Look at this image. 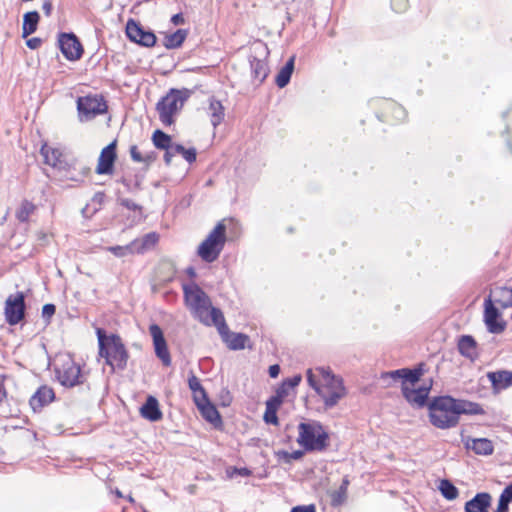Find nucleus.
Returning a JSON list of instances; mask_svg holds the SVG:
<instances>
[{"label": "nucleus", "instance_id": "44", "mask_svg": "<svg viewBox=\"0 0 512 512\" xmlns=\"http://www.w3.org/2000/svg\"><path fill=\"white\" fill-rule=\"evenodd\" d=\"M315 371L321 376L322 383L321 384H327L331 383L334 380H340L341 378L335 376L332 374L331 370L326 367H317Z\"/></svg>", "mask_w": 512, "mask_h": 512}, {"label": "nucleus", "instance_id": "54", "mask_svg": "<svg viewBox=\"0 0 512 512\" xmlns=\"http://www.w3.org/2000/svg\"><path fill=\"white\" fill-rule=\"evenodd\" d=\"M392 106H393V112H394L395 117L398 120L404 119L405 114H406L404 108L399 105H396V104H392Z\"/></svg>", "mask_w": 512, "mask_h": 512}, {"label": "nucleus", "instance_id": "64", "mask_svg": "<svg viewBox=\"0 0 512 512\" xmlns=\"http://www.w3.org/2000/svg\"><path fill=\"white\" fill-rule=\"evenodd\" d=\"M186 273L190 276V277H195L196 276V271L193 267H188L186 269Z\"/></svg>", "mask_w": 512, "mask_h": 512}, {"label": "nucleus", "instance_id": "62", "mask_svg": "<svg viewBox=\"0 0 512 512\" xmlns=\"http://www.w3.org/2000/svg\"><path fill=\"white\" fill-rule=\"evenodd\" d=\"M289 456H290V462L292 460H299L304 456V452L301 450H296V451L290 452Z\"/></svg>", "mask_w": 512, "mask_h": 512}, {"label": "nucleus", "instance_id": "20", "mask_svg": "<svg viewBox=\"0 0 512 512\" xmlns=\"http://www.w3.org/2000/svg\"><path fill=\"white\" fill-rule=\"evenodd\" d=\"M492 504V496L488 492L477 493L465 503V512H488Z\"/></svg>", "mask_w": 512, "mask_h": 512}, {"label": "nucleus", "instance_id": "14", "mask_svg": "<svg viewBox=\"0 0 512 512\" xmlns=\"http://www.w3.org/2000/svg\"><path fill=\"white\" fill-rule=\"evenodd\" d=\"M422 375V369H408L402 368L389 372H384L381 374V380L386 383V386H390L392 382H396L398 380H402V383L414 385L419 381Z\"/></svg>", "mask_w": 512, "mask_h": 512}, {"label": "nucleus", "instance_id": "40", "mask_svg": "<svg viewBox=\"0 0 512 512\" xmlns=\"http://www.w3.org/2000/svg\"><path fill=\"white\" fill-rule=\"evenodd\" d=\"M439 490L443 497L447 500H454L458 496V489L456 486L447 479L441 480L439 485Z\"/></svg>", "mask_w": 512, "mask_h": 512}, {"label": "nucleus", "instance_id": "60", "mask_svg": "<svg viewBox=\"0 0 512 512\" xmlns=\"http://www.w3.org/2000/svg\"><path fill=\"white\" fill-rule=\"evenodd\" d=\"M276 455L280 458V459H283L286 463H290V452L288 451H284V450H281V451H278L276 453Z\"/></svg>", "mask_w": 512, "mask_h": 512}, {"label": "nucleus", "instance_id": "3", "mask_svg": "<svg viewBox=\"0 0 512 512\" xmlns=\"http://www.w3.org/2000/svg\"><path fill=\"white\" fill-rule=\"evenodd\" d=\"M429 418L432 425L439 429L455 427L459 423V417L454 407V398H435L429 405Z\"/></svg>", "mask_w": 512, "mask_h": 512}, {"label": "nucleus", "instance_id": "33", "mask_svg": "<svg viewBox=\"0 0 512 512\" xmlns=\"http://www.w3.org/2000/svg\"><path fill=\"white\" fill-rule=\"evenodd\" d=\"M40 15L37 11H30L24 14L22 24V37L26 38L33 34L38 27Z\"/></svg>", "mask_w": 512, "mask_h": 512}, {"label": "nucleus", "instance_id": "34", "mask_svg": "<svg viewBox=\"0 0 512 512\" xmlns=\"http://www.w3.org/2000/svg\"><path fill=\"white\" fill-rule=\"evenodd\" d=\"M188 35V31L185 29H178L174 33L166 35L163 41V45L167 49L179 48L185 41Z\"/></svg>", "mask_w": 512, "mask_h": 512}, {"label": "nucleus", "instance_id": "27", "mask_svg": "<svg viewBox=\"0 0 512 512\" xmlns=\"http://www.w3.org/2000/svg\"><path fill=\"white\" fill-rule=\"evenodd\" d=\"M159 240V236L155 232L148 233L140 239L132 241V245H135L134 252L137 254H143L144 252L152 249Z\"/></svg>", "mask_w": 512, "mask_h": 512}, {"label": "nucleus", "instance_id": "2", "mask_svg": "<svg viewBox=\"0 0 512 512\" xmlns=\"http://www.w3.org/2000/svg\"><path fill=\"white\" fill-rule=\"evenodd\" d=\"M99 344V355L105 358L106 364L123 370L128 361V352L122 342L120 336L116 334L106 335L102 328L96 329Z\"/></svg>", "mask_w": 512, "mask_h": 512}, {"label": "nucleus", "instance_id": "39", "mask_svg": "<svg viewBox=\"0 0 512 512\" xmlns=\"http://www.w3.org/2000/svg\"><path fill=\"white\" fill-rule=\"evenodd\" d=\"M349 484V481L347 479H344L341 486L338 490L333 491L331 494V504L333 506H340L342 505L347 497V486Z\"/></svg>", "mask_w": 512, "mask_h": 512}, {"label": "nucleus", "instance_id": "31", "mask_svg": "<svg viewBox=\"0 0 512 512\" xmlns=\"http://www.w3.org/2000/svg\"><path fill=\"white\" fill-rule=\"evenodd\" d=\"M295 56H291L285 65L278 72L275 83L279 88H284L290 82L292 73L294 71Z\"/></svg>", "mask_w": 512, "mask_h": 512}, {"label": "nucleus", "instance_id": "22", "mask_svg": "<svg viewBox=\"0 0 512 512\" xmlns=\"http://www.w3.org/2000/svg\"><path fill=\"white\" fill-rule=\"evenodd\" d=\"M176 155H181L188 163H193L196 161L197 152L195 148L186 149L181 144H173L168 152L164 154V161L166 165H169L172 161V158Z\"/></svg>", "mask_w": 512, "mask_h": 512}, {"label": "nucleus", "instance_id": "8", "mask_svg": "<svg viewBox=\"0 0 512 512\" xmlns=\"http://www.w3.org/2000/svg\"><path fill=\"white\" fill-rule=\"evenodd\" d=\"M316 393L323 401L325 409H331L346 395V389L342 379H340L321 384Z\"/></svg>", "mask_w": 512, "mask_h": 512}, {"label": "nucleus", "instance_id": "30", "mask_svg": "<svg viewBox=\"0 0 512 512\" xmlns=\"http://www.w3.org/2000/svg\"><path fill=\"white\" fill-rule=\"evenodd\" d=\"M454 407L458 417L461 414L481 415L484 413V410L480 404L466 400L454 399Z\"/></svg>", "mask_w": 512, "mask_h": 512}, {"label": "nucleus", "instance_id": "56", "mask_svg": "<svg viewBox=\"0 0 512 512\" xmlns=\"http://www.w3.org/2000/svg\"><path fill=\"white\" fill-rule=\"evenodd\" d=\"M268 372L271 378H276L280 373V366L278 364L271 365Z\"/></svg>", "mask_w": 512, "mask_h": 512}, {"label": "nucleus", "instance_id": "5", "mask_svg": "<svg viewBox=\"0 0 512 512\" xmlns=\"http://www.w3.org/2000/svg\"><path fill=\"white\" fill-rule=\"evenodd\" d=\"M190 95L191 92L188 89L172 88L158 101L156 110L163 125L170 126L174 123V115L182 109Z\"/></svg>", "mask_w": 512, "mask_h": 512}, {"label": "nucleus", "instance_id": "7", "mask_svg": "<svg viewBox=\"0 0 512 512\" xmlns=\"http://www.w3.org/2000/svg\"><path fill=\"white\" fill-rule=\"evenodd\" d=\"M77 110L81 121H88L107 111L106 101L102 96L88 95L79 97Z\"/></svg>", "mask_w": 512, "mask_h": 512}, {"label": "nucleus", "instance_id": "59", "mask_svg": "<svg viewBox=\"0 0 512 512\" xmlns=\"http://www.w3.org/2000/svg\"><path fill=\"white\" fill-rule=\"evenodd\" d=\"M171 22L174 24V25H181L184 23V17L182 15V13H177L175 15L172 16L171 18Z\"/></svg>", "mask_w": 512, "mask_h": 512}, {"label": "nucleus", "instance_id": "53", "mask_svg": "<svg viewBox=\"0 0 512 512\" xmlns=\"http://www.w3.org/2000/svg\"><path fill=\"white\" fill-rule=\"evenodd\" d=\"M42 44V39L38 38V37H33V38H30L26 41V45L28 48L30 49H38Z\"/></svg>", "mask_w": 512, "mask_h": 512}, {"label": "nucleus", "instance_id": "1", "mask_svg": "<svg viewBox=\"0 0 512 512\" xmlns=\"http://www.w3.org/2000/svg\"><path fill=\"white\" fill-rule=\"evenodd\" d=\"M184 300L194 317L204 325H214L218 330L226 328L224 315L213 307L209 296L197 284L183 285Z\"/></svg>", "mask_w": 512, "mask_h": 512}, {"label": "nucleus", "instance_id": "41", "mask_svg": "<svg viewBox=\"0 0 512 512\" xmlns=\"http://www.w3.org/2000/svg\"><path fill=\"white\" fill-rule=\"evenodd\" d=\"M134 247L135 245H132V242H130L125 246H109L105 249L111 252L114 256L121 258L130 254H134Z\"/></svg>", "mask_w": 512, "mask_h": 512}, {"label": "nucleus", "instance_id": "13", "mask_svg": "<svg viewBox=\"0 0 512 512\" xmlns=\"http://www.w3.org/2000/svg\"><path fill=\"white\" fill-rule=\"evenodd\" d=\"M127 37L142 46L152 47L156 43V36L152 31L145 30L139 23L130 19L126 24Z\"/></svg>", "mask_w": 512, "mask_h": 512}, {"label": "nucleus", "instance_id": "57", "mask_svg": "<svg viewBox=\"0 0 512 512\" xmlns=\"http://www.w3.org/2000/svg\"><path fill=\"white\" fill-rule=\"evenodd\" d=\"M495 512H509V503H506L503 500L498 501V506Z\"/></svg>", "mask_w": 512, "mask_h": 512}, {"label": "nucleus", "instance_id": "10", "mask_svg": "<svg viewBox=\"0 0 512 512\" xmlns=\"http://www.w3.org/2000/svg\"><path fill=\"white\" fill-rule=\"evenodd\" d=\"M484 322L490 333L499 334L506 328V322L501 320V314L491 296L484 301Z\"/></svg>", "mask_w": 512, "mask_h": 512}, {"label": "nucleus", "instance_id": "26", "mask_svg": "<svg viewBox=\"0 0 512 512\" xmlns=\"http://www.w3.org/2000/svg\"><path fill=\"white\" fill-rule=\"evenodd\" d=\"M458 350L460 354L470 360L477 358V343L470 335H463L458 340Z\"/></svg>", "mask_w": 512, "mask_h": 512}, {"label": "nucleus", "instance_id": "45", "mask_svg": "<svg viewBox=\"0 0 512 512\" xmlns=\"http://www.w3.org/2000/svg\"><path fill=\"white\" fill-rule=\"evenodd\" d=\"M264 421L267 424L277 425L278 424L277 410L266 407V410L264 413Z\"/></svg>", "mask_w": 512, "mask_h": 512}, {"label": "nucleus", "instance_id": "18", "mask_svg": "<svg viewBox=\"0 0 512 512\" xmlns=\"http://www.w3.org/2000/svg\"><path fill=\"white\" fill-rule=\"evenodd\" d=\"M55 398V393L52 388L43 385L37 389V391L30 398V406L37 412L41 411L42 408L51 403Z\"/></svg>", "mask_w": 512, "mask_h": 512}, {"label": "nucleus", "instance_id": "24", "mask_svg": "<svg viewBox=\"0 0 512 512\" xmlns=\"http://www.w3.org/2000/svg\"><path fill=\"white\" fill-rule=\"evenodd\" d=\"M195 404L200 410L202 417L206 421L214 425L221 423V416L216 407L209 401L208 397H206L205 400H199L198 402H195Z\"/></svg>", "mask_w": 512, "mask_h": 512}, {"label": "nucleus", "instance_id": "46", "mask_svg": "<svg viewBox=\"0 0 512 512\" xmlns=\"http://www.w3.org/2000/svg\"><path fill=\"white\" fill-rule=\"evenodd\" d=\"M56 307L54 304H45L42 308V317L46 320L48 323L51 319V317L55 314Z\"/></svg>", "mask_w": 512, "mask_h": 512}, {"label": "nucleus", "instance_id": "6", "mask_svg": "<svg viewBox=\"0 0 512 512\" xmlns=\"http://www.w3.org/2000/svg\"><path fill=\"white\" fill-rule=\"evenodd\" d=\"M226 243V226L219 222L199 245L197 254L207 263L216 261Z\"/></svg>", "mask_w": 512, "mask_h": 512}, {"label": "nucleus", "instance_id": "23", "mask_svg": "<svg viewBox=\"0 0 512 512\" xmlns=\"http://www.w3.org/2000/svg\"><path fill=\"white\" fill-rule=\"evenodd\" d=\"M221 334L223 341L227 344L231 350H242L245 348L249 337L242 333H231L228 331V327L223 330H218Z\"/></svg>", "mask_w": 512, "mask_h": 512}, {"label": "nucleus", "instance_id": "48", "mask_svg": "<svg viewBox=\"0 0 512 512\" xmlns=\"http://www.w3.org/2000/svg\"><path fill=\"white\" fill-rule=\"evenodd\" d=\"M499 499L503 500L509 504L512 502V482L505 487V489L502 491Z\"/></svg>", "mask_w": 512, "mask_h": 512}, {"label": "nucleus", "instance_id": "49", "mask_svg": "<svg viewBox=\"0 0 512 512\" xmlns=\"http://www.w3.org/2000/svg\"><path fill=\"white\" fill-rule=\"evenodd\" d=\"M130 156L133 161L138 163H142V161L144 160L142 153L139 151L136 145H132L130 147Z\"/></svg>", "mask_w": 512, "mask_h": 512}, {"label": "nucleus", "instance_id": "21", "mask_svg": "<svg viewBox=\"0 0 512 512\" xmlns=\"http://www.w3.org/2000/svg\"><path fill=\"white\" fill-rule=\"evenodd\" d=\"M140 414L144 419L156 422L162 419L163 414L159 408L158 400L154 396H148L140 408Z\"/></svg>", "mask_w": 512, "mask_h": 512}, {"label": "nucleus", "instance_id": "4", "mask_svg": "<svg viewBox=\"0 0 512 512\" xmlns=\"http://www.w3.org/2000/svg\"><path fill=\"white\" fill-rule=\"evenodd\" d=\"M297 442L306 451H323L328 443V433L318 421L301 422L298 425Z\"/></svg>", "mask_w": 512, "mask_h": 512}, {"label": "nucleus", "instance_id": "38", "mask_svg": "<svg viewBox=\"0 0 512 512\" xmlns=\"http://www.w3.org/2000/svg\"><path fill=\"white\" fill-rule=\"evenodd\" d=\"M35 209L36 206L32 202L23 200L20 208L16 212V218L20 222H27L29 217L34 213Z\"/></svg>", "mask_w": 512, "mask_h": 512}, {"label": "nucleus", "instance_id": "9", "mask_svg": "<svg viewBox=\"0 0 512 512\" xmlns=\"http://www.w3.org/2000/svg\"><path fill=\"white\" fill-rule=\"evenodd\" d=\"M25 296L23 292L10 295L5 302V319L9 325H17L25 317Z\"/></svg>", "mask_w": 512, "mask_h": 512}, {"label": "nucleus", "instance_id": "28", "mask_svg": "<svg viewBox=\"0 0 512 512\" xmlns=\"http://www.w3.org/2000/svg\"><path fill=\"white\" fill-rule=\"evenodd\" d=\"M249 62L253 78L262 83L268 76L269 71L266 61L256 56H250Z\"/></svg>", "mask_w": 512, "mask_h": 512}, {"label": "nucleus", "instance_id": "19", "mask_svg": "<svg viewBox=\"0 0 512 512\" xmlns=\"http://www.w3.org/2000/svg\"><path fill=\"white\" fill-rule=\"evenodd\" d=\"M494 392L507 389L512 385V372L508 370L490 371L486 374Z\"/></svg>", "mask_w": 512, "mask_h": 512}, {"label": "nucleus", "instance_id": "61", "mask_svg": "<svg viewBox=\"0 0 512 512\" xmlns=\"http://www.w3.org/2000/svg\"><path fill=\"white\" fill-rule=\"evenodd\" d=\"M234 473H237L242 477H248L251 475V471L248 468H234Z\"/></svg>", "mask_w": 512, "mask_h": 512}, {"label": "nucleus", "instance_id": "35", "mask_svg": "<svg viewBox=\"0 0 512 512\" xmlns=\"http://www.w3.org/2000/svg\"><path fill=\"white\" fill-rule=\"evenodd\" d=\"M152 141L156 148L165 150V152H168V149L174 144L171 137L162 130L154 131Z\"/></svg>", "mask_w": 512, "mask_h": 512}, {"label": "nucleus", "instance_id": "25", "mask_svg": "<svg viewBox=\"0 0 512 512\" xmlns=\"http://www.w3.org/2000/svg\"><path fill=\"white\" fill-rule=\"evenodd\" d=\"M465 447L478 455L484 456L491 455L494 450L492 442L487 438H468Z\"/></svg>", "mask_w": 512, "mask_h": 512}, {"label": "nucleus", "instance_id": "55", "mask_svg": "<svg viewBox=\"0 0 512 512\" xmlns=\"http://www.w3.org/2000/svg\"><path fill=\"white\" fill-rule=\"evenodd\" d=\"M42 10L46 16H50L53 10V3L51 0H45L42 4Z\"/></svg>", "mask_w": 512, "mask_h": 512}, {"label": "nucleus", "instance_id": "32", "mask_svg": "<svg viewBox=\"0 0 512 512\" xmlns=\"http://www.w3.org/2000/svg\"><path fill=\"white\" fill-rule=\"evenodd\" d=\"M493 302L499 304L502 308L512 307V288L497 287L492 291Z\"/></svg>", "mask_w": 512, "mask_h": 512}, {"label": "nucleus", "instance_id": "37", "mask_svg": "<svg viewBox=\"0 0 512 512\" xmlns=\"http://www.w3.org/2000/svg\"><path fill=\"white\" fill-rule=\"evenodd\" d=\"M188 385L190 390L194 394L195 402H198L199 400H205V398L207 397L206 391L203 388L202 384L200 383V380L195 375L189 377Z\"/></svg>", "mask_w": 512, "mask_h": 512}, {"label": "nucleus", "instance_id": "51", "mask_svg": "<svg viewBox=\"0 0 512 512\" xmlns=\"http://www.w3.org/2000/svg\"><path fill=\"white\" fill-rule=\"evenodd\" d=\"M120 204L129 210H140L141 206L133 202L131 199H121Z\"/></svg>", "mask_w": 512, "mask_h": 512}, {"label": "nucleus", "instance_id": "36", "mask_svg": "<svg viewBox=\"0 0 512 512\" xmlns=\"http://www.w3.org/2000/svg\"><path fill=\"white\" fill-rule=\"evenodd\" d=\"M41 155L44 162L52 167H57L60 162L61 153L57 149H53L47 145L42 146Z\"/></svg>", "mask_w": 512, "mask_h": 512}, {"label": "nucleus", "instance_id": "47", "mask_svg": "<svg viewBox=\"0 0 512 512\" xmlns=\"http://www.w3.org/2000/svg\"><path fill=\"white\" fill-rule=\"evenodd\" d=\"M391 7L398 13L405 11L408 7L407 0H391Z\"/></svg>", "mask_w": 512, "mask_h": 512}, {"label": "nucleus", "instance_id": "58", "mask_svg": "<svg viewBox=\"0 0 512 512\" xmlns=\"http://www.w3.org/2000/svg\"><path fill=\"white\" fill-rule=\"evenodd\" d=\"M143 158H144V160L142 161V163L150 165L152 162L155 161L156 155L154 152H150V153H146L145 155H143Z\"/></svg>", "mask_w": 512, "mask_h": 512}, {"label": "nucleus", "instance_id": "42", "mask_svg": "<svg viewBox=\"0 0 512 512\" xmlns=\"http://www.w3.org/2000/svg\"><path fill=\"white\" fill-rule=\"evenodd\" d=\"M301 380L302 376L300 374L294 375L293 377L290 378H286L279 386L277 391H281L283 389V391H285V397H287L289 395V391L298 386Z\"/></svg>", "mask_w": 512, "mask_h": 512}, {"label": "nucleus", "instance_id": "11", "mask_svg": "<svg viewBox=\"0 0 512 512\" xmlns=\"http://www.w3.org/2000/svg\"><path fill=\"white\" fill-rule=\"evenodd\" d=\"M149 333L153 340L155 355L162 362L163 366L169 367L172 360L161 327L157 324H151L149 326Z\"/></svg>", "mask_w": 512, "mask_h": 512}, {"label": "nucleus", "instance_id": "50", "mask_svg": "<svg viewBox=\"0 0 512 512\" xmlns=\"http://www.w3.org/2000/svg\"><path fill=\"white\" fill-rule=\"evenodd\" d=\"M307 381L309 386L312 387L315 390V392L317 391V388H319L321 385L320 383L317 382L312 369H309L307 371Z\"/></svg>", "mask_w": 512, "mask_h": 512}, {"label": "nucleus", "instance_id": "12", "mask_svg": "<svg viewBox=\"0 0 512 512\" xmlns=\"http://www.w3.org/2000/svg\"><path fill=\"white\" fill-rule=\"evenodd\" d=\"M59 48L66 59L79 60L83 54V47L73 33H61L58 38Z\"/></svg>", "mask_w": 512, "mask_h": 512}, {"label": "nucleus", "instance_id": "17", "mask_svg": "<svg viewBox=\"0 0 512 512\" xmlns=\"http://www.w3.org/2000/svg\"><path fill=\"white\" fill-rule=\"evenodd\" d=\"M429 387H419L417 389L410 388L408 384L402 383V393L404 398L411 404L423 407L428 399Z\"/></svg>", "mask_w": 512, "mask_h": 512}, {"label": "nucleus", "instance_id": "52", "mask_svg": "<svg viewBox=\"0 0 512 512\" xmlns=\"http://www.w3.org/2000/svg\"><path fill=\"white\" fill-rule=\"evenodd\" d=\"M291 512H316L314 505H299L291 509Z\"/></svg>", "mask_w": 512, "mask_h": 512}, {"label": "nucleus", "instance_id": "16", "mask_svg": "<svg viewBox=\"0 0 512 512\" xmlns=\"http://www.w3.org/2000/svg\"><path fill=\"white\" fill-rule=\"evenodd\" d=\"M116 157V142L113 141L102 149L98 159L96 173L99 175L112 174Z\"/></svg>", "mask_w": 512, "mask_h": 512}, {"label": "nucleus", "instance_id": "43", "mask_svg": "<svg viewBox=\"0 0 512 512\" xmlns=\"http://www.w3.org/2000/svg\"><path fill=\"white\" fill-rule=\"evenodd\" d=\"M284 398H285V391H283V389L281 391L276 390V394L274 396L270 397L266 401V407L278 410V408L282 404Z\"/></svg>", "mask_w": 512, "mask_h": 512}, {"label": "nucleus", "instance_id": "29", "mask_svg": "<svg viewBox=\"0 0 512 512\" xmlns=\"http://www.w3.org/2000/svg\"><path fill=\"white\" fill-rule=\"evenodd\" d=\"M208 115L210 116V121L214 128L220 125L224 119V107L222 103L214 97L209 99Z\"/></svg>", "mask_w": 512, "mask_h": 512}, {"label": "nucleus", "instance_id": "15", "mask_svg": "<svg viewBox=\"0 0 512 512\" xmlns=\"http://www.w3.org/2000/svg\"><path fill=\"white\" fill-rule=\"evenodd\" d=\"M57 377L61 385L65 387H74L83 383V375L80 366L69 361L57 370Z\"/></svg>", "mask_w": 512, "mask_h": 512}, {"label": "nucleus", "instance_id": "63", "mask_svg": "<svg viewBox=\"0 0 512 512\" xmlns=\"http://www.w3.org/2000/svg\"><path fill=\"white\" fill-rule=\"evenodd\" d=\"M37 239L40 242H46L48 239V235L42 231L37 232Z\"/></svg>", "mask_w": 512, "mask_h": 512}]
</instances>
